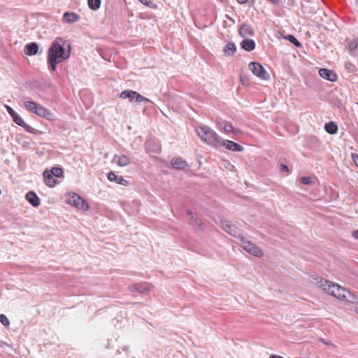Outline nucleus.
Returning a JSON list of instances; mask_svg holds the SVG:
<instances>
[{"instance_id":"f257e3e1","label":"nucleus","mask_w":358,"mask_h":358,"mask_svg":"<svg viewBox=\"0 0 358 358\" xmlns=\"http://www.w3.org/2000/svg\"><path fill=\"white\" fill-rule=\"evenodd\" d=\"M69 50L64 48V41L61 38H57L51 44L48 52V61L52 71H55L57 65L70 57V45Z\"/></svg>"},{"instance_id":"f03ea898","label":"nucleus","mask_w":358,"mask_h":358,"mask_svg":"<svg viewBox=\"0 0 358 358\" xmlns=\"http://www.w3.org/2000/svg\"><path fill=\"white\" fill-rule=\"evenodd\" d=\"M317 284L320 287L336 298L351 303H357L358 302L357 297L352 292L338 284L333 283L322 278L317 280Z\"/></svg>"},{"instance_id":"7ed1b4c3","label":"nucleus","mask_w":358,"mask_h":358,"mask_svg":"<svg viewBox=\"0 0 358 358\" xmlns=\"http://www.w3.org/2000/svg\"><path fill=\"white\" fill-rule=\"evenodd\" d=\"M198 136L207 144L217 148L221 145V138L211 128L203 126L196 129Z\"/></svg>"},{"instance_id":"20e7f679","label":"nucleus","mask_w":358,"mask_h":358,"mask_svg":"<svg viewBox=\"0 0 358 358\" xmlns=\"http://www.w3.org/2000/svg\"><path fill=\"white\" fill-rule=\"evenodd\" d=\"M238 238L241 241L243 248L248 253L253 255L255 257H262L263 255L262 250L252 242L247 241L243 236H239Z\"/></svg>"},{"instance_id":"39448f33","label":"nucleus","mask_w":358,"mask_h":358,"mask_svg":"<svg viewBox=\"0 0 358 358\" xmlns=\"http://www.w3.org/2000/svg\"><path fill=\"white\" fill-rule=\"evenodd\" d=\"M120 97L124 99H129L130 101H134L137 103H140L142 101L152 103L151 100L146 97H144L137 92L133 90L122 91L120 94Z\"/></svg>"},{"instance_id":"423d86ee","label":"nucleus","mask_w":358,"mask_h":358,"mask_svg":"<svg viewBox=\"0 0 358 358\" xmlns=\"http://www.w3.org/2000/svg\"><path fill=\"white\" fill-rule=\"evenodd\" d=\"M249 67L252 73L259 78L264 80H268L270 78L269 74L259 63L251 62Z\"/></svg>"},{"instance_id":"0eeeda50","label":"nucleus","mask_w":358,"mask_h":358,"mask_svg":"<svg viewBox=\"0 0 358 358\" xmlns=\"http://www.w3.org/2000/svg\"><path fill=\"white\" fill-rule=\"evenodd\" d=\"M69 203L81 210H87L88 208L87 203L77 194H73L69 198Z\"/></svg>"},{"instance_id":"6e6552de","label":"nucleus","mask_w":358,"mask_h":358,"mask_svg":"<svg viewBox=\"0 0 358 358\" xmlns=\"http://www.w3.org/2000/svg\"><path fill=\"white\" fill-rule=\"evenodd\" d=\"M152 286L150 283L141 282L129 286L128 287V289L130 292H136L138 293L145 294L149 292L152 289Z\"/></svg>"},{"instance_id":"1a4fd4ad","label":"nucleus","mask_w":358,"mask_h":358,"mask_svg":"<svg viewBox=\"0 0 358 358\" xmlns=\"http://www.w3.org/2000/svg\"><path fill=\"white\" fill-rule=\"evenodd\" d=\"M217 124L219 128L225 133H232L236 135L240 133V130L234 128L230 122L224 120L218 121Z\"/></svg>"},{"instance_id":"9d476101","label":"nucleus","mask_w":358,"mask_h":358,"mask_svg":"<svg viewBox=\"0 0 358 358\" xmlns=\"http://www.w3.org/2000/svg\"><path fill=\"white\" fill-rule=\"evenodd\" d=\"M221 225L222 229L228 234H231L234 237H239L238 228L231 222L228 220L222 221Z\"/></svg>"},{"instance_id":"9b49d317","label":"nucleus","mask_w":358,"mask_h":358,"mask_svg":"<svg viewBox=\"0 0 358 358\" xmlns=\"http://www.w3.org/2000/svg\"><path fill=\"white\" fill-rule=\"evenodd\" d=\"M221 145L233 152H242L244 150L242 145L229 140H221Z\"/></svg>"},{"instance_id":"f8f14e48","label":"nucleus","mask_w":358,"mask_h":358,"mask_svg":"<svg viewBox=\"0 0 358 358\" xmlns=\"http://www.w3.org/2000/svg\"><path fill=\"white\" fill-rule=\"evenodd\" d=\"M319 75L324 79L334 82L337 80L336 73L332 71L327 69H320L319 71Z\"/></svg>"},{"instance_id":"ddd939ff","label":"nucleus","mask_w":358,"mask_h":358,"mask_svg":"<svg viewBox=\"0 0 358 358\" xmlns=\"http://www.w3.org/2000/svg\"><path fill=\"white\" fill-rule=\"evenodd\" d=\"M80 18V15L74 12H65L63 15L62 20L64 23L71 24L78 22Z\"/></svg>"},{"instance_id":"4468645a","label":"nucleus","mask_w":358,"mask_h":358,"mask_svg":"<svg viewBox=\"0 0 358 358\" xmlns=\"http://www.w3.org/2000/svg\"><path fill=\"white\" fill-rule=\"evenodd\" d=\"M239 35L243 38H247L254 34V30L251 25L243 24L238 29Z\"/></svg>"},{"instance_id":"2eb2a0df","label":"nucleus","mask_w":358,"mask_h":358,"mask_svg":"<svg viewBox=\"0 0 358 358\" xmlns=\"http://www.w3.org/2000/svg\"><path fill=\"white\" fill-rule=\"evenodd\" d=\"M38 50V44L35 42L27 43L24 48V52L28 56H33L36 55Z\"/></svg>"},{"instance_id":"dca6fc26","label":"nucleus","mask_w":358,"mask_h":358,"mask_svg":"<svg viewBox=\"0 0 358 358\" xmlns=\"http://www.w3.org/2000/svg\"><path fill=\"white\" fill-rule=\"evenodd\" d=\"M25 197L34 207H38L41 203L39 197L34 192L30 191L27 192Z\"/></svg>"},{"instance_id":"f3484780","label":"nucleus","mask_w":358,"mask_h":358,"mask_svg":"<svg viewBox=\"0 0 358 358\" xmlns=\"http://www.w3.org/2000/svg\"><path fill=\"white\" fill-rule=\"evenodd\" d=\"M171 164L176 169H184L188 165L185 161L180 157H174L171 159Z\"/></svg>"},{"instance_id":"a211bd4d","label":"nucleus","mask_w":358,"mask_h":358,"mask_svg":"<svg viewBox=\"0 0 358 358\" xmlns=\"http://www.w3.org/2000/svg\"><path fill=\"white\" fill-rule=\"evenodd\" d=\"M50 174L52 176H55V177H57V178H60L63 175V170H62V169L59 168V167H53L52 169V170H50V171L45 170L43 172V177L44 178H50Z\"/></svg>"},{"instance_id":"6ab92c4d","label":"nucleus","mask_w":358,"mask_h":358,"mask_svg":"<svg viewBox=\"0 0 358 358\" xmlns=\"http://www.w3.org/2000/svg\"><path fill=\"white\" fill-rule=\"evenodd\" d=\"M255 42L252 39L245 38L241 43V47L248 52H250L255 48Z\"/></svg>"},{"instance_id":"aec40b11","label":"nucleus","mask_w":358,"mask_h":358,"mask_svg":"<svg viewBox=\"0 0 358 358\" xmlns=\"http://www.w3.org/2000/svg\"><path fill=\"white\" fill-rule=\"evenodd\" d=\"M108 179L111 182H115L120 185H127V181L125 179H124L122 177H118L113 171L108 173Z\"/></svg>"},{"instance_id":"412c9836","label":"nucleus","mask_w":358,"mask_h":358,"mask_svg":"<svg viewBox=\"0 0 358 358\" xmlns=\"http://www.w3.org/2000/svg\"><path fill=\"white\" fill-rule=\"evenodd\" d=\"M324 129L329 134H335L338 131V126L334 122H329L325 124Z\"/></svg>"},{"instance_id":"4be33fe9","label":"nucleus","mask_w":358,"mask_h":358,"mask_svg":"<svg viewBox=\"0 0 358 358\" xmlns=\"http://www.w3.org/2000/svg\"><path fill=\"white\" fill-rule=\"evenodd\" d=\"M236 50V47L234 43H227L224 48V52L227 56H232Z\"/></svg>"},{"instance_id":"5701e85b","label":"nucleus","mask_w":358,"mask_h":358,"mask_svg":"<svg viewBox=\"0 0 358 358\" xmlns=\"http://www.w3.org/2000/svg\"><path fill=\"white\" fill-rule=\"evenodd\" d=\"M34 113L43 117H48V116L51 115V113L48 110L41 105H38Z\"/></svg>"},{"instance_id":"b1692460","label":"nucleus","mask_w":358,"mask_h":358,"mask_svg":"<svg viewBox=\"0 0 358 358\" xmlns=\"http://www.w3.org/2000/svg\"><path fill=\"white\" fill-rule=\"evenodd\" d=\"M117 159V164L120 166H125L128 165L130 162V160L128 157L126 155H122V156H115L114 160H116Z\"/></svg>"},{"instance_id":"393cba45","label":"nucleus","mask_w":358,"mask_h":358,"mask_svg":"<svg viewBox=\"0 0 358 358\" xmlns=\"http://www.w3.org/2000/svg\"><path fill=\"white\" fill-rule=\"evenodd\" d=\"M24 106L32 113H34L39 104L34 101H27L24 102Z\"/></svg>"},{"instance_id":"a878e982","label":"nucleus","mask_w":358,"mask_h":358,"mask_svg":"<svg viewBox=\"0 0 358 358\" xmlns=\"http://www.w3.org/2000/svg\"><path fill=\"white\" fill-rule=\"evenodd\" d=\"M89 7L93 10H96L99 8L101 5V0H87Z\"/></svg>"},{"instance_id":"bb28decb","label":"nucleus","mask_w":358,"mask_h":358,"mask_svg":"<svg viewBox=\"0 0 358 358\" xmlns=\"http://www.w3.org/2000/svg\"><path fill=\"white\" fill-rule=\"evenodd\" d=\"M54 176H52L51 174H50V178H44V180H45V184L50 187H53L55 186V185L57 183V180H55L54 178Z\"/></svg>"},{"instance_id":"cd10ccee","label":"nucleus","mask_w":358,"mask_h":358,"mask_svg":"<svg viewBox=\"0 0 358 358\" xmlns=\"http://www.w3.org/2000/svg\"><path fill=\"white\" fill-rule=\"evenodd\" d=\"M285 38L296 47L301 46V43L293 35L289 34L285 37Z\"/></svg>"},{"instance_id":"c85d7f7f","label":"nucleus","mask_w":358,"mask_h":358,"mask_svg":"<svg viewBox=\"0 0 358 358\" xmlns=\"http://www.w3.org/2000/svg\"><path fill=\"white\" fill-rule=\"evenodd\" d=\"M12 118L13 120V122L19 126L25 124V122L23 120V119L17 113H15V115H12Z\"/></svg>"},{"instance_id":"c756f323","label":"nucleus","mask_w":358,"mask_h":358,"mask_svg":"<svg viewBox=\"0 0 358 358\" xmlns=\"http://www.w3.org/2000/svg\"><path fill=\"white\" fill-rule=\"evenodd\" d=\"M358 46V40L354 39L348 44V50L350 52L354 51Z\"/></svg>"},{"instance_id":"7c9ffc66","label":"nucleus","mask_w":358,"mask_h":358,"mask_svg":"<svg viewBox=\"0 0 358 358\" xmlns=\"http://www.w3.org/2000/svg\"><path fill=\"white\" fill-rule=\"evenodd\" d=\"M194 227L197 229H202L203 223L196 216L192 220Z\"/></svg>"},{"instance_id":"2f4dec72","label":"nucleus","mask_w":358,"mask_h":358,"mask_svg":"<svg viewBox=\"0 0 358 358\" xmlns=\"http://www.w3.org/2000/svg\"><path fill=\"white\" fill-rule=\"evenodd\" d=\"M0 322L3 325V326H8L9 325L10 322H9V320L7 318V317L3 315V314H1L0 315Z\"/></svg>"},{"instance_id":"473e14b6","label":"nucleus","mask_w":358,"mask_h":358,"mask_svg":"<svg viewBox=\"0 0 358 358\" xmlns=\"http://www.w3.org/2000/svg\"><path fill=\"white\" fill-rule=\"evenodd\" d=\"M300 181L303 185H309L312 182V178L310 177H302L300 178Z\"/></svg>"},{"instance_id":"72a5a7b5","label":"nucleus","mask_w":358,"mask_h":358,"mask_svg":"<svg viewBox=\"0 0 358 358\" xmlns=\"http://www.w3.org/2000/svg\"><path fill=\"white\" fill-rule=\"evenodd\" d=\"M280 171L281 172H285V173H289V168H288V166L286 164H281L280 165Z\"/></svg>"},{"instance_id":"f704fd0d","label":"nucleus","mask_w":358,"mask_h":358,"mask_svg":"<svg viewBox=\"0 0 358 358\" xmlns=\"http://www.w3.org/2000/svg\"><path fill=\"white\" fill-rule=\"evenodd\" d=\"M140 1L143 4L146 5L150 8H152L153 7L152 6H154V3H152V1H149V0H140Z\"/></svg>"},{"instance_id":"c9c22d12","label":"nucleus","mask_w":358,"mask_h":358,"mask_svg":"<svg viewBox=\"0 0 358 358\" xmlns=\"http://www.w3.org/2000/svg\"><path fill=\"white\" fill-rule=\"evenodd\" d=\"M5 107L7 112L10 114L11 117L16 113L10 106L6 105Z\"/></svg>"},{"instance_id":"e433bc0d","label":"nucleus","mask_w":358,"mask_h":358,"mask_svg":"<svg viewBox=\"0 0 358 358\" xmlns=\"http://www.w3.org/2000/svg\"><path fill=\"white\" fill-rule=\"evenodd\" d=\"M352 159L357 167H358V155L355 153H352Z\"/></svg>"},{"instance_id":"4c0bfd02","label":"nucleus","mask_w":358,"mask_h":358,"mask_svg":"<svg viewBox=\"0 0 358 358\" xmlns=\"http://www.w3.org/2000/svg\"><path fill=\"white\" fill-rule=\"evenodd\" d=\"M20 127H23L27 131L33 132L34 129L26 123L25 124L20 125Z\"/></svg>"},{"instance_id":"58836bf2","label":"nucleus","mask_w":358,"mask_h":358,"mask_svg":"<svg viewBox=\"0 0 358 358\" xmlns=\"http://www.w3.org/2000/svg\"><path fill=\"white\" fill-rule=\"evenodd\" d=\"M320 341L322 343H324V344H325V345H333V344H332L331 342H328V341H325L324 338H320Z\"/></svg>"},{"instance_id":"ea45409f","label":"nucleus","mask_w":358,"mask_h":358,"mask_svg":"<svg viewBox=\"0 0 358 358\" xmlns=\"http://www.w3.org/2000/svg\"><path fill=\"white\" fill-rule=\"evenodd\" d=\"M187 215L190 216L192 220H194L196 217V215L191 210H187Z\"/></svg>"},{"instance_id":"a19ab883","label":"nucleus","mask_w":358,"mask_h":358,"mask_svg":"<svg viewBox=\"0 0 358 358\" xmlns=\"http://www.w3.org/2000/svg\"><path fill=\"white\" fill-rule=\"evenodd\" d=\"M352 235L355 237V238L358 240V230L353 231Z\"/></svg>"},{"instance_id":"79ce46f5","label":"nucleus","mask_w":358,"mask_h":358,"mask_svg":"<svg viewBox=\"0 0 358 358\" xmlns=\"http://www.w3.org/2000/svg\"><path fill=\"white\" fill-rule=\"evenodd\" d=\"M269 358H284L280 355H271Z\"/></svg>"},{"instance_id":"37998d69","label":"nucleus","mask_w":358,"mask_h":358,"mask_svg":"<svg viewBox=\"0 0 358 358\" xmlns=\"http://www.w3.org/2000/svg\"><path fill=\"white\" fill-rule=\"evenodd\" d=\"M238 1V3H241V4H243V3H245L248 0H236Z\"/></svg>"},{"instance_id":"c03bdc74","label":"nucleus","mask_w":358,"mask_h":358,"mask_svg":"<svg viewBox=\"0 0 358 358\" xmlns=\"http://www.w3.org/2000/svg\"><path fill=\"white\" fill-rule=\"evenodd\" d=\"M152 151L155 152H158L160 151V148L159 146H157V148L152 150Z\"/></svg>"},{"instance_id":"a18cd8bd","label":"nucleus","mask_w":358,"mask_h":358,"mask_svg":"<svg viewBox=\"0 0 358 358\" xmlns=\"http://www.w3.org/2000/svg\"><path fill=\"white\" fill-rule=\"evenodd\" d=\"M271 2H273V3H277L279 2L280 0H270Z\"/></svg>"},{"instance_id":"49530a36","label":"nucleus","mask_w":358,"mask_h":358,"mask_svg":"<svg viewBox=\"0 0 358 358\" xmlns=\"http://www.w3.org/2000/svg\"><path fill=\"white\" fill-rule=\"evenodd\" d=\"M150 144V141H147V142H146V143H145V145H146V146H147V148H148H148H149Z\"/></svg>"},{"instance_id":"de8ad7c7","label":"nucleus","mask_w":358,"mask_h":358,"mask_svg":"<svg viewBox=\"0 0 358 358\" xmlns=\"http://www.w3.org/2000/svg\"><path fill=\"white\" fill-rule=\"evenodd\" d=\"M354 311L358 315V307L355 308Z\"/></svg>"},{"instance_id":"09e8293b","label":"nucleus","mask_w":358,"mask_h":358,"mask_svg":"<svg viewBox=\"0 0 358 358\" xmlns=\"http://www.w3.org/2000/svg\"><path fill=\"white\" fill-rule=\"evenodd\" d=\"M357 3H358V0H357Z\"/></svg>"}]
</instances>
